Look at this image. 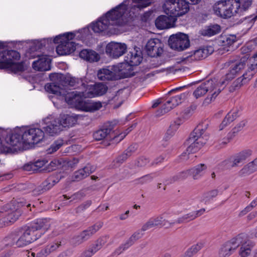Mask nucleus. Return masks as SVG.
I'll use <instances>...</instances> for the list:
<instances>
[{
  "instance_id": "a878e982",
  "label": "nucleus",
  "mask_w": 257,
  "mask_h": 257,
  "mask_svg": "<svg viewBox=\"0 0 257 257\" xmlns=\"http://www.w3.org/2000/svg\"><path fill=\"white\" fill-rule=\"evenodd\" d=\"M73 104L77 105L79 107H81L85 111L93 112L97 110L102 107V104L100 102H83L82 100L81 97H80L78 100H77L75 103Z\"/></svg>"
},
{
  "instance_id": "6e6552de",
  "label": "nucleus",
  "mask_w": 257,
  "mask_h": 257,
  "mask_svg": "<svg viewBox=\"0 0 257 257\" xmlns=\"http://www.w3.org/2000/svg\"><path fill=\"white\" fill-rule=\"evenodd\" d=\"M185 0H167L163 6L165 13L170 17L176 18L187 13L189 6Z\"/></svg>"
},
{
  "instance_id": "2f4dec72",
  "label": "nucleus",
  "mask_w": 257,
  "mask_h": 257,
  "mask_svg": "<svg viewBox=\"0 0 257 257\" xmlns=\"http://www.w3.org/2000/svg\"><path fill=\"white\" fill-rule=\"evenodd\" d=\"M79 56L81 58L90 62H97L99 60V55L91 50H82L79 53Z\"/></svg>"
},
{
  "instance_id": "bb28decb",
  "label": "nucleus",
  "mask_w": 257,
  "mask_h": 257,
  "mask_svg": "<svg viewBox=\"0 0 257 257\" xmlns=\"http://www.w3.org/2000/svg\"><path fill=\"white\" fill-rule=\"evenodd\" d=\"M235 243L236 242H225L223 243L219 251V257L229 256L238 245Z\"/></svg>"
},
{
  "instance_id": "774afa93",
  "label": "nucleus",
  "mask_w": 257,
  "mask_h": 257,
  "mask_svg": "<svg viewBox=\"0 0 257 257\" xmlns=\"http://www.w3.org/2000/svg\"><path fill=\"white\" fill-rule=\"evenodd\" d=\"M246 122L242 121L237 124L232 130L233 134L237 133L240 131L245 125Z\"/></svg>"
},
{
  "instance_id": "72a5a7b5",
  "label": "nucleus",
  "mask_w": 257,
  "mask_h": 257,
  "mask_svg": "<svg viewBox=\"0 0 257 257\" xmlns=\"http://www.w3.org/2000/svg\"><path fill=\"white\" fill-rule=\"evenodd\" d=\"M47 161L45 160H38L34 163H30L24 166V169L27 171H33L34 172L39 171V169L43 168Z\"/></svg>"
},
{
  "instance_id": "5701e85b",
  "label": "nucleus",
  "mask_w": 257,
  "mask_h": 257,
  "mask_svg": "<svg viewBox=\"0 0 257 257\" xmlns=\"http://www.w3.org/2000/svg\"><path fill=\"white\" fill-rule=\"evenodd\" d=\"M142 59V52L134 48L128 52L124 60L130 66H137L141 63Z\"/></svg>"
},
{
  "instance_id": "4be33fe9",
  "label": "nucleus",
  "mask_w": 257,
  "mask_h": 257,
  "mask_svg": "<svg viewBox=\"0 0 257 257\" xmlns=\"http://www.w3.org/2000/svg\"><path fill=\"white\" fill-rule=\"evenodd\" d=\"M70 40L66 39L57 47L56 51L58 55H69L75 50L76 44Z\"/></svg>"
},
{
  "instance_id": "aec40b11",
  "label": "nucleus",
  "mask_w": 257,
  "mask_h": 257,
  "mask_svg": "<svg viewBox=\"0 0 257 257\" xmlns=\"http://www.w3.org/2000/svg\"><path fill=\"white\" fill-rule=\"evenodd\" d=\"M39 59L33 62V68L38 71H46L50 69L51 59L47 55H38Z\"/></svg>"
},
{
  "instance_id": "4d7b16f0",
  "label": "nucleus",
  "mask_w": 257,
  "mask_h": 257,
  "mask_svg": "<svg viewBox=\"0 0 257 257\" xmlns=\"http://www.w3.org/2000/svg\"><path fill=\"white\" fill-rule=\"evenodd\" d=\"M204 244L202 242H198L196 244L192 245L189 248L187 251L190 252V254L193 256L200 250L203 246Z\"/></svg>"
},
{
  "instance_id": "6ab92c4d",
  "label": "nucleus",
  "mask_w": 257,
  "mask_h": 257,
  "mask_svg": "<svg viewBox=\"0 0 257 257\" xmlns=\"http://www.w3.org/2000/svg\"><path fill=\"white\" fill-rule=\"evenodd\" d=\"M30 233V231L27 230V228H21L11 232L6 237V239L10 240L31 241Z\"/></svg>"
},
{
  "instance_id": "e433bc0d",
  "label": "nucleus",
  "mask_w": 257,
  "mask_h": 257,
  "mask_svg": "<svg viewBox=\"0 0 257 257\" xmlns=\"http://www.w3.org/2000/svg\"><path fill=\"white\" fill-rule=\"evenodd\" d=\"M239 254L241 257H247L251 252L254 246L253 242H242L240 245Z\"/></svg>"
},
{
  "instance_id": "c85d7f7f",
  "label": "nucleus",
  "mask_w": 257,
  "mask_h": 257,
  "mask_svg": "<svg viewBox=\"0 0 257 257\" xmlns=\"http://www.w3.org/2000/svg\"><path fill=\"white\" fill-rule=\"evenodd\" d=\"M94 171V169L92 166L87 165L83 168L80 169L74 173L73 176V181H80L89 176Z\"/></svg>"
},
{
  "instance_id": "9b49d317",
  "label": "nucleus",
  "mask_w": 257,
  "mask_h": 257,
  "mask_svg": "<svg viewBox=\"0 0 257 257\" xmlns=\"http://www.w3.org/2000/svg\"><path fill=\"white\" fill-rule=\"evenodd\" d=\"M120 74H123L124 77L133 76L131 72H124L120 71L116 67H111L110 69L103 68L100 69L97 73V76L102 81L114 80L120 79Z\"/></svg>"
},
{
  "instance_id": "79ce46f5",
  "label": "nucleus",
  "mask_w": 257,
  "mask_h": 257,
  "mask_svg": "<svg viewBox=\"0 0 257 257\" xmlns=\"http://www.w3.org/2000/svg\"><path fill=\"white\" fill-rule=\"evenodd\" d=\"M154 173H151L144 175L134 180L135 184L143 185L151 182L155 177Z\"/></svg>"
},
{
  "instance_id": "9d476101",
  "label": "nucleus",
  "mask_w": 257,
  "mask_h": 257,
  "mask_svg": "<svg viewBox=\"0 0 257 257\" xmlns=\"http://www.w3.org/2000/svg\"><path fill=\"white\" fill-rule=\"evenodd\" d=\"M50 227L49 220L47 218H39L35 220L31 226L27 228L30 231L32 241H36Z\"/></svg>"
},
{
  "instance_id": "603ef678",
  "label": "nucleus",
  "mask_w": 257,
  "mask_h": 257,
  "mask_svg": "<svg viewBox=\"0 0 257 257\" xmlns=\"http://www.w3.org/2000/svg\"><path fill=\"white\" fill-rule=\"evenodd\" d=\"M173 108V107L172 106L171 104H168L167 100L162 105L161 108L158 110H157L156 112V115L157 116L163 115L169 112Z\"/></svg>"
},
{
  "instance_id": "864d4df0",
  "label": "nucleus",
  "mask_w": 257,
  "mask_h": 257,
  "mask_svg": "<svg viewBox=\"0 0 257 257\" xmlns=\"http://www.w3.org/2000/svg\"><path fill=\"white\" fill-rule=\"evenodd\" d=\"M133 128V125L127 128L124 132L119 133L118 134H117V133H116L115 136H114L113 138V139H114V141L117 143L120 142L132 130Z\"/></svg>"
},
{
  "instance_id": "680f3d73",
  "label": "nucleus",
  "mask_w": 257,
  "mask_h": 257,
  "mask_svg": "<svg viewBox=\"0 0 257 257\" xmlns=\"http://www.w3.org/2000/svg\"><path fill=\"white\" fill-rule=\"evenodd\" d=\"M132 244H133L132 243V242H125L124 243L122 244L120 246H119V247H118L115 250V253L117 254H120L124 250L127 249L131 245H132Z\"/></svg>"
},
{
  "instance_id": "f257e3e1",
  "label": "nucleus",
  "mask_w": 257,
  "mask_h": 257,
  "mask_svg": "<svg viewBox=\"0 0 257 257\" xmlns=\"http://www.w3.org/2000/svg\"><path fill=\"white\" fill-rule=\"evenodd\" d=\"M50 78L52 82L45 85L47 91L62 96L68 104L75 103L84 95L86 84L81 78L62 74H51Z\"/></svg>"
},
{
  "instance_id": "2eb2a0df",
  "label": "nucleus",
  "mask_w": 257,
  "mask_h": 257,
  "mask_svg": "<svg viewBox=\"0 0 257 257\" xmlns=\"http://www.w3.org/2000/svg\"><path fill=\"white\" fill-rule=\"evenodd\" d=\"M43 121L44 126H43V128L45 133L50 136L57 135L62 130L58 119L55 118L52 115L46 117Z\"/></svg>"
},
{
  "instance_id": "423d86ee",
  "label": "nucleus",
  "mask_w": 257,
  "mask_h": 257,
  "mask_svg": "<svg viewBox=\"0 0 257 257\" xmlns=\"http://www.w3.org/2000/svg\"><path fill=\"white\" fill-rule=\"evenodd\" d=\"M248 59L247 55L241 57L238 56L231 57L224 64V67H229L228 72L220 81V85L225 84L226 82L233 79L236 75H239L245 68Z\"/></svg>"
},
{
  "instance_id": "c9c22d12",
  "label": "nucleus",
  "mask_w": 257,
  "mask_h": 257,
  "mask_svg": "<svg viewBox=\"0 0 257 257\" xmlns=\"http://www.w3.org/2000/svg\"><path fill=\"white\" fill-rule=\"evenodd\" d=\"M189 175H190L189 170H187L178 173L177 174L173 176L169 179L166 181V185L172 184L175 182L183 180L186 179Z\"/></svg>"
},
{
  "instance_id": "f704fd0d",
  "label": "nucleus",
  "mask_w": 257,
  "mask_h": 257,
  "mask_svg": "<svg viewBox=\"0 0 257 257\" xmlns=\"http://www.w3.org/2000/svg\"><path fill=\"white\" fill-rule=\"evenodd\" d=\"M221 30L220 26L217 24L211 25L206 27L201 31V35L211 37L218 34Z\"/></svg>"
},
{
  "instance_id": "7ed1b4c3",
  "label": "nucleus",
  "mask_w": 257,
  "mask_h": 257,
  "mask_svg": "<svg viewBox=\"0 0 257 257\" xmlns=\"http://www.w3.org/2000/svg\"><path fill=\"white\" fill-rule=\"evenodd\" d=\"M208 125V121L205 120L199 123L190 134L189 137L185 142V144L188 147L186 152L183 153L181 156L182 160H187L189 158L188 155L197 152L206 144L209 138L208 136L205 133Z\"/></svg>"
},
{
  "instance_id": "393cba45",
  "label": "nucleus",
  "mask_w": 257,
  "mask_h": 257,
  "mask_svg": "<svg viewBox=\"0 0 257 257\" xmlns=\"http://www.w3.org/2000/svg\"><path fill=\"white\" fill-rule=\"evenodd\" d=\"M207 51V50H203V48H201L191 51L185 54L184 59L190 62L200 60L208 56V52Z\"/></svg>"
},
{
  "instance_id": "0eeeda50",
  "label": "nucleus",
  "mask_w": 257,
  "mask_h": 257,
  "mask_svg": "<svg viewBox=\"0 0 257 257\" xmlns=\"http://www.w3.org/2000/svg\"><path fill=\"white\" fill-rule=\"evenodd\" d=\"M215 14L224 19L240 14V0H219L213 6Z\"/></svg>"
},
{
  "instance_id": "052dcab7",
  "label": "nucleus",
  "mask_w": 257,
  "mask_h": 257,
  "mask_svg": "<svg viewBox=\"0 0 257 257\" xmlns=\"http://www.w3.org/2000/svg\"><path fill=\"white\" fill-rule=\"evenodd\" d=\"M102 246L103 244L101 242H94L90 245L89 249L91 251V252L94 254L99 250Z\"/></svg>"
},
{
  "instance_id": "1a4fd4ad",
  "label": "nucleus",
  "mask_w": 257,
  "mask_h": 257,
  "mask_svg": "<svg viewBox=\"0 0 257 257\" xmlns=\"http://www.w3.org/2000/svg\"><path fill=\"white\" fill-rule=\"evenodd\" d=\"M20 130L23 142L26 146L38 144L45 138L44 132L39 128L23 127Z\"/></svg>"
},
{
  "instance_id": "e2e57ef3",
  "label": "nucleus",
  "mask_w": 257,
  "mask_h": 257,
  "mask_svg": "<svg viewBox=\"0 0 257 257\" xmlns=\"http://www.w3.org/2000/svg\"><path fill=\"white\" fill-rule=\"evenodd\" d=\"M143 231L141 230H139L135 232L130 237V241H135L141 239L143 236Z\"/></svg>"
},
{
  "instance_id": "ea45409f",
  "label": "nucleus",
  "mask_w": 257,
  "mask_h": 257,
  "mask_svg": "<svg viewBox=\"0 0 257 257\" xmlns=\"http://www.w3.org/2000/svg\"><path fill=\"white\" fill-rule=\"evenodd\" d=\"M89 190V188H85L82 190H80V191H78L77 192L73 194L70 197H67L66 195H64V198H66L67 199H70L71 201H78L82 199L86 195V192Z\"/></svg>"
},
{
  "instance_id": "a19ab883",
  "label": "nucleus",
  "mask_w": 257,
  "mask_h": 257,
  "mask_svg": "<svg viewBox=\"0 0 257 257\" xmlns=\"http://www.w3.org/2000/svg\"><path fill=\"white\" fill-rule=\"evenodd\" d=\"M21 211L19 209H16L15 211L8 213L5 218L9 225L15 222L19 217L21 215Z\"/></svg>"
},
{
  "instance_id": "c756f323",
  "label": "nucleus",
  "mask_w": 257,
  "mask_h": 257,
  "mask_svg": "<svg viewBox=\"0 0 257 257\" xmlns=\"http://www.w3.org/2000/svg\"><path fill=\"white\" fill-rule=\"evenodd\" d=\"M103 222H98L92 226L89 227L87 229L82 231L78 236L79 239H89V237L98 231L103 226Z\"/></svg>"
},
{
  "instance_id": "58836bf2",
  "label": "nucleus",
  "mask_w": 257,
  "mask_h": 257,
  "mask_svg": "<svg viewBox=\"0 0 257 257\" xmlns=\"http://www.w3.org/2000/svg\"><path fill=\"white\" fill-rule=\"evenodd\" d=\"M155 25L159 29H164L168 27L169 18L166 16H160L156 20Z\"/></svg>"
},
{
  "instance_id": "473e14b6",
  "label": "nucleus",
  "mask_w": 257,
  "mask_h": 257,
  "mask_svg": "<svg viewBox=\"0 0 257 257\" xmlns=\"http://www.w3.org/2000/svg\"><path fill=\"white\" fill-rule=\"evenodd\" d=\"M206 169L207 166L204 164H200L194 168L189 169L190 175L192 176L194 179H198L203 176Z\"/></svg>"
},
{
  "instance_id": "338daca9",
  "label": "nucleus",
  "mask_w": 257,
  "mask_h": 257,
  "mask_svg": "<svg viewBox=\"0 0 257 257\" xmlns=\"http://www.w3.org/2000/svg\"><path fill=\"white\" fill-rule=\"evenodd\" d=\"M156 227L153 222V221L151 220V218L146 222L145 223L142 227V230L143 231L148 230L149 229H150L151 228Z\"/></svg>"
},
{
  "instance_id": "5fc2aeb1",
  "label": "nucleus",
  "mask_w": 257,
  "mask_h": 257,
  "mask_svg": "<svg viewBox=\"0 0 257 257\" xmlns=\"http://www.w3.org/2000/svg\"><path fill=\"white\" fill-rule=\"evenodd\" d=\"M60 245V243H58V242H51L47 245L44 251L46 255H47L51 252L56 250Z\"/></svg>"
},
{
  "instance_id": "20e7f679",
  "label": "nucleus",
  "mask_w": 257,
  "mask_h": 257,
  "mask_svg": "<svg viewBox=\"0 0 257 257\" xmlns=\"http://www.w3.org/2000/svg\"><path fill=\"white\" fill-rule=\"evenodd\" d=\"M223 85H220V81L218 82L216 78L209 79L201 83L193 92V95L196 98L203 96L208 92L210 95L205 98V103H209L214 100L220 93L221 88Z\"/></svg>"
},
{
  "instance_id": "13d9d810",
  "label": "nucleus",
  "mask_w": 257,
  "mask_h": 257,
  "mask_svg": "<svg viewBox=\"0 0 257 257\" xmlns=\"http://www.w3.org/2000/svg\"><path fill=\"white\" fill-rule=\"evenodd\" d=\"M257 205V200H253L250 204L247 206L243 210H242L240 213V216H243L246 214L248 212L250 211L253 208Z\"/></svg>"
},
{
  "instance_id": "c03bdc74",
  "label": "nucleus",
  "mask_w": 257,
  "mask_h": 257,
  "mask_svg": "<svg viewBox=\"0 0 257 257\" xmlns=\"http://www.w3.org/2000/svg\"><path fill=\"white\" fill-rule=\"evenodd\" d=\"M75 37L74 34L72 32L67 33L63 35H60L56 36L53 39V42L55 44L59 43H61L62 42L65 41L66 39L67 40H72Z\"/></svg>"
},
{
  "instance_id": "de8ad7c7",
  "label": "nucleus",
  "mask_w": 257,
  "mask_h": 257,
  "mask_svg": "<svg viewBox=\"0 0 257 257\" xmlns=\"http://www.w3.org/2000/svg\"><path fill=\"white\" fill-rule=\"evenodd\" d=\"M133 2L136 4L134 6L140 10L148 7L152 3L153 0H132Z\"/></svg>"
},
{
  "instance_id": "8fccbe9b",
  "label": "nucleus",
  "mask_w": 257,
  "mask_h": 257,
  "mask_svg": "<svg viewBox=\"0 0 257 257\" xmlns=\"http://www.w3.org/2000/svg\"><path fill=\"white\" fill-rule=\"evenodd\" d=\"M150 159L146 157L142 156L138 158L135 162V165L137 167H144L150 163Z\"/></svg>"
},
{
  "instance_id": "f03ea898",
  "label": "nucleus",
  "mask_w": 257,
  "mask_h": 257,
  "mask_svg": "<svg viewBox=\"0 0 257 257\" xmlns=\"http://www.w3.org/2000/svg\"><path fill=\"white\" fill-rule=\"evenodd\" d=\"M126 7V5L121 4L108 12L105 16L93 24L92 30L98 33L104 31L111 34L115 33V27L122 26L124 23L123 16L125 12Z\"/></svg>"
},
{
  "instance_id": "ddd939ff",
  "label": "nucleus",
  "mask_w": 257,
  "mask_h": 257,
  "mask_svg": "<svg viewBox=\"0 0 257 257\" xmlns=\"http://www.w3.org/2000/svg\"><path fill=\"white\" fill-rule=\"evenodd\" d=\"M252 153V151L250 149L244 150L224 161L222 162V165L228 169L238 167L250 157Z\"/></svg>"
},
{
  "instance_id": "49530a36",
  "label": "nucleus",
  "mask_w": 257,
  "mask_h": 257,
  "mask_svg": "<svg viewBox=\"0 0 257 257\" xmlns=\"http://www.w3.org/2000/svg\"><path fill=\"white\" fill-rule=\"evenodd\" d=\"M63 145L62 140H57L53 143L50 147L47 150L48 154H52L57 151Z\"/></svg>"
},
{
  "instance_id": "dca6fc26",
  "label": "nucleus",
  "mask_w": 257,
  "mask_h": 257,
  "mask_svg": "<svg viewBox=\"0 0 257 257\" xmlns=\"http://www.w3.org/2000/svg\"><path fill=\"white\" fill-rule=\"evenodd\" d=\"M126 48V45L124 43L111 42L107 45L105 52L110 56L116 58L122 56L125 52Z\"/></svg>"
},
{
  "instance_id": "4c0bfd02",
  "label": "nucleus",
  "mask_w": 257,
  "mask_h": 257,
  "mask_svg": "<svg viewBox=\"0 0 257 257\" xmlns=\"http://www.w3.org/2000/svg\"><path fill=\"white\" fill-rule=\"evenodd\" d=\"M237 116V112L236 111H230L225 116V118L220 125V130H223L230 122H232Z\"/></svg>"
},
{
  "instance_id": "09e8293b",
  "label": "nucleus",
  "mask_w": 257,
  "mask_h": 257,
  "mask_svg": "<svg viewBox=\"0 0 257 257\" xmlns=\"http://www.w3.org/2000/svg\"><path fill=\"white\" fill-rule=\"evenodd\" d=\"M53 177L48 178L42 184V190L46 191L51 188L56 183Z\"/></svg>"
},
{
  "instance_id": "7c9ffc66",
  "label": "nucleus",
  "mask_w": 257,
  "mask_h": 257,
  "mask_svg": "<svg viewBox=\"0 0 257 257\" xmlns=\"http://www.w3.org/2000/svg\"><path fill=\"white\" fill-rule=\"evenodd\" d=\"M257 171V158L252 161L244 165L238 172L239 176L243 177L249 175Z\"/></svg>"
},
{
  "instance_id": "6e6d98bb",
  "label": "nucleus",
  "mask_w": 257,
  "mask_h": 257,
  "mask_svg": "<svg viewBox=\"0 0 257 257\" xmlns=\"http://www.w3.org/2000/svg\"><path fill=\"white\" fill-rule=\"evenodd\" d=\"M92 204L91 200H87L83 202L77 208H75V212L77 214L80 213L84 211L85 209L88 208Z\"/></svg>"
},
{
  "instance_id": "39448f33",
  "label": "nucleus",
  "mask_w": 257,
  "mask_h": 257,
  "mask_svg": "<svg viewBox=\"0 0 257 257\" xmlns=\"http://www.w3.org/2000/svg\"><path fill=\"white\" fill-rule=\"evenodd\" d=\"M20 57V53L16 50H0V69H9L15 73L24 71L23 62H15Z\"/></svg>"
},
{
  "instance_id": "37998d69",
  "label": "nucleus",
  "mask_w": 257,
  "mask_h": 257,
  "mask_svg": "<svg viewBox=\"0 0 257 257\" xmlns=\"http://www.w3.org/2000/svg\"><path fill=\"white\" fill-rule=\"evenodd\" d=\"M107 90V87L102 83H96L93 88V92L96 95H102Z\"/></svg>"
},
{
  "instance_id": "0e129e2a",
  "label": "nucleus",
  "mask_w": 257,
  "mask_h": 257,
  "mask_svg": "<svg viewBox=\"0 0 257 257\" xmlns=\"http://www.w3.org/2000/svg\"><path fill=\"white\" fill-rule=\"evenodd\" d=\"M236 41V38L234 35H230L226 37L223 42L225 43V45H231Z\"/></svg>"
},
{
  "instance_id": "a18cd8bd",
  "label": "nucleus",
  "mask_w": 257,
  "mask_h": 257,
  "mask_svg": "<svg viewBox=\"0 0 257 257\" xmlns=\"http://www.w3.org/2000/svg\"><path fill=\"white\" fill-rule=\"evenodd\" d=\"M130 157L128 154L124 151L120 155L118 156L112 162V167L116 168L119 166L121 164L125 161Z\"/></svg>"
},
{
  "instance_id": "bf43d9fd",
  "label": "nucleus",
  "mask_w": 257,
  "mask_h": 257,
  "mask_svg": "<svg viewBox=\"0 0 257 257\" xmlns=\"http://www.w3.org/2000/svg\"><path fill=\"white\" fill-rule=\"evenodd\" d=\"M155 227L162 226L165 225V220L161 216H157L151 218Z\"/></svg>"
},
{
  "instance_id": "f3484780",
  "label": "nucleus",
  "mask_w": 257,
  "mask_h": 257,
  "mask_svg": "<svg viewBox=\"0 0 257 257\" xmlns=\"http://www.w3.org/2000/svg\"><path fill=\"white\" fill-rule=\"evenodd\" d=\"M163 44L159 39H152L148 41L146 46L149 56L155 57L160 56L163 52Z\"/></svg>"
},
{
  "instance_id": "412c9836",
  "label": "nucleus",
  "mask_w": 257,
  "mask_h": 257,
  "mask_svg": "<svg viewBox=\"0 0 257 257\" xmlns=\"http://www.w3.org/2000/svg\"><path fill=\"white\" fill-rule=\"evenodd\" d=\"M7 143L12 147H17V149H20L25 147L23 139H22V135L20 128L16 129L7 138Z\"/></svg>"
},
{
  "instance_id": "a211bd4d",
  "label": "nucleus",
  "mask_w": 257,
  "mask_h": 257,
  "mask_svg": "<svg viewBox=\"0 0 257 257\" xmlns=\"http://www.w3.org/2000/svg\"><path fill=\"white\" fill-rule=\"evenodd\" d=\"M250 65L245 72L241 77L238 78L236 80V86H241L247 83L257 72V63Z\"/></svg>"
},
{
  "instance_id": "cd10ccee",
  "label": "nucleus",
  "mask_w": 257,
  "mask_h": 257,
  "mask_svg": "<svg viewBox=\"0 0 257 257\" xmlns=\"http://www.w3.org/2000/svg\"><path fill=\"white\" fill-rule=\"evenodd\" d=\"M58 121L60 122L61 127L73 126L77 122V117L75 114H62Z\"/></svg>"
},
{
  "instance_id": "69168bd1",
  "label": "nucleus",
  "mask_w": 257,
  "mask_h": 257,
  "mask_svg": "<svg viewBox=\"0 0 257 257\" xmlns=\"http://www.w3.org/2000/svg\"><path fill=\"white\" fill-rule=\"evenodd\" d=\"M189 93L184 92L174 96L178 104H181L187 97Z\"/></svg>"
},
{
  "instance_id": "f8f14e48",
  "label": "nucleus",
  "mask_w": 257,
  "mask_h": 257,
  "mask_svg": "<svg viewBox=\"0 0 257 257\" xmlns=\"http://www.w3.org/2000/svg\"><path fill=\"white\" fill-rule=\"evenodd\" d=\"M169 45L174 50L182 51L190 46V41L187 35L178 33L171 35L169 39Z\"/></svg>"
},
{
  "instance_id": "3c124183",
  "label": "nucleus",
  "mask_w": 257,
  "mask_h": 257,
  "mask_svg": "<svg viewBox=\"0 0 257 257\" xmlns=\"http://www.w3.org/2000/svg\"><path fill=\"white\" fill-rule=\"evenodd\" d=\"M178 124H176L175 123L171 124L165 135L164 139L167 140L170 139L175 134V132L178 130Z\"/></svg>"
},
{
  "instance_id": "4468645a",
  "label": "nucleus",
  "mask_w": 257,
  "mask_h": 257,
  "mask_svg": "<svg viewBox=\"0 0 257 257\" xmlns=\"http://www.w3.org/2000/svg\"><path fill=\"white\" fill-rule=\"evenodd\" d=\"M116 123L117 122L115 120L105 123L101 129L93 133V138L96 141L105 139L114 141L113 138L115 136V133H114L113 130Z\"/></svg>"
},
{
  "instance_id": "b1692460",
  "label": "nucleus",
  "mask_w": 257,
  "mask_h": 257,
  "mask_svg": "<svg viewBox=\"0 0 257 257\" xmlns=\"http://www.w3.org/2000/svg\"><path fill=\"white\" fill-rule=\"evenodd\" d=\"M205 212V208H201L200 210L193 211L187 214H184L181 217H179L172 224L186 223L191 221L194 220L198 217L201 216Z\"/></svg>"
}]
</instances>
